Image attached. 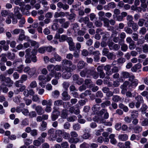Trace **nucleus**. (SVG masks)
<instances>
[{
  "label": "nucleus",
  "instance_id": "55",
  "mask_svg": "<svg viewBox=\"0 0 148 148\" xmlns=\"http://www.w3.org/2000/svg\"><path fill=\"white\" fill-rule=\"evenodd\" d=\"M36 90L38 91V93L40 95H42L45 92V90L42 88H39L38 87L36 88Z\"/></svg>",
  "mask_w": 148,
  "mask_h": 148
},
{
  "label": "nucleus",
  "instance_id": "31",
  "mask_svg": "<svg viewBox=\"0 0 148 148\" xmlns=\"http://www.w3.org/2000/svg\"><path fill=\"white\" fill-rule=\"evenodd\" d=\"M90 70V69H86L84 70L81 71L80 73V76L82 77H84L86 76V75H87L89 74L88 71Z\"/></svg>",
  "mask_w": 148,
  "mask_h": 148
},
{
  "label": "nucleus",
  "instance_id": "51",
  "mask_svg": "<svg viewBox=\"0 0 148 148\" xmlns=\"http://www.w3.org/2000/svg\"><path fill=\"white\" fill-rule=\"evenodd\" d=\"M124 29V31L127 34H131L133 33L132 30L128 27H125Z\"/></svg>",
  "mask_w": 148,
  "mask_h": 148
},
{
  "label": "nucleus",
  "instance_id": "37",
  "mask_svg": "<svg viewBox=\"0 0 148 148\" xmlns=\"http://www.w3.org/2000/svg\"><path fill=\"white\" fill-rule=\"evenodd\" d=\"M82 138L84 139H91V135L89 133L85 132L82 136Z\"/></svg>",
  "mask_w": 148,
  "mask_h": 148
},
{
  "label": "nucleus",
  "instance_id": "39",
  "mask_svg": "<svg viewBox=\"0 0 148 148\" xmlns=\"http://www.w3.org/2000/svg\"><path fill=\"white\" fill-rule=\"evenodd\" d=\"M138 115L137 111L133 110L131 113V117L132 119H136L138 117Z\"/></svg>",
  "mask_w": 148,
  "mask_h": 148
},
{
  "label": "nucleus",
  "instance_id": "62",
  "mask_svg": "<svg viewBox=\"0 0 148 148\" xmlns=\"http://www.w3.org/2000/svg\"><path fill=\"white\" fill-rule=\"evenodd\" d=\"M21 96L19 95H18L13 98V101L16 103H18L20 102Z\"/></svg>",
  "mask_w": 148,
  "mask_h": 148
},
{
  "label": "nucleus",
  "instance_id": "34",
  "mask_svg": "<svg viewBox=\"0 0 148 148\" xmlns=\"http://www.w3.org/2000/svg\"><path fill=\"white\" fill-rule=\"evenodd\" d=\"M21 32L19 35L18 39L22 41L25 38V32L23 30H21Z\"/></svg>",
  "mask_w": 148,
  "mask_h": 148
},
{
  "label": "nucleus",
  "instance_id": "35",
  "mask_svg": "<svg viewBox=\"0 0 148 148\" xmlns=\"http://www.w3.org/2000/svg\"><path fill=\"white\" fill-rule=\"evenodd\" d=\"M85 63L83 61H80L78 63L77 67L79 69L83 68L85 66Z\"/></svg>",
  "mask_w": 148,
  "mask_h": 148
},
{
  "label": "nucleus",
  "instance_id": "52",
  "mask_svg": "<svg viewBox=\"0 0 148 148\" xmlns=\"http://www.w3.org/2000/svg\"><path fill=\"white\" fill-rule=\"evenodd\" d=\"M31 9V6L28 4H26L25 6V9L23 8H21V10L22 12H24L25 10V9L27 10H30Z\"/></svg>",
  "mask_w": 148,
  "mask_h": 148
},
{
  "label": "nucleus",
  "instance_id": "40",
  "mask_svg": "<svg viewBox=\"0 0 148 148\" xmlns=\"http://www.w3.org/2000/svg\"><path fill=\"white\" fill-rule=\"evenodd\" d=\"M6 54L5 53H2L1 55V61L4 62H6L7 60Z\"/></svg>",
  "mask_w": 148,
  "mask_h": 148
},
{
  "label": "nucleus",
  "instance_id": "32",
  "mask_svg": "<svg viewBox=\"0 0 148 148\" xmlns=\"http://www.w3.org/2000/svg\"><path fill=\"white\" fill-rule=\"evenodd\" d=\"M89 21V18L87 17H82L80 18L79 20V21L81 23H83L85 24L87 23V22H88Z\"/></svg>",
  "mask_w": 148,
  "mask_h": 148
},
{
  "label": "nucleus",
  "instance_id": "45",
  "mask_svg": "<svg viewBox=\"0 0 148 148\" xmlns=\"http://www.w3.org/2000/svg\"><path fill=\"white\" fill-rule=\"evenodd\" d=\"M147 108V106L145 104H143V105L141 108V111L142 114H144L146 113Z\"/></svg>",
  "mask_w": 148,
  "mask_h": 148
},
{
  "label": "nucleus",
  "instance_id": "59",
  "mask_svg": "<svg viewBox=\"0 0 148 148\" xmlns=\"http://www.w3.org/2000/svg\"><path fill=\"white\" fill-rule=\"evenodd\" d=\"M32 142V140L30 139H25L24 140L25 144L28 146L31 144Z\"/></svg>",
  "mask_w": 148,
  "mask_h": 148
},
{
  "label": "nucleus",
  "instance_id": "48",
  "mask_svg": "<svg viewBox=\"0 0 148 148\" xmlns=\"http://www.w3.org/2000/svg\"><path fill=\"white\" fill-rule=\"evenodd\" d=\"M59 108L58 107L54 106L53 108V110L52 113H55L58 116H59L60 114V113L59 111Z\"/></svg>",
  "mask_w": 148,
  "mask_h": 148
},
{
  "label": "nucleus",
  "instance_id": "10",
  "mask_svg": "<svg viewBox=\"0 0 148 148\" xmlns=\"http://www.w3.org/2000/svg\"><path fill=\"white\" fill-rule=\"evenodd\" d=\"M54 130L53 128L50 129L48 130V134L49 135V139L51 140H56V135L54 134Z\"/></svg>",
  "mask_w": 148,
  "mask_h": 148
},
{
  "label": "nucleus",
  "instance_id": "63",
  "mask_svg": "<svg viewBox=\"0 0 148 148\" xmlns=\"http://www.w3.org/2000/svg\"><path fill=\"white\" fill-rule=\"evenodd\" d=\"M17 69L16 70V71L19 73H22L23 71V65L22 64L20 65L17 67Z\"/></svg>",
  "mask_w": 148,
  "mask_h": 148
},
{
  "label": "nucleus",
  "instance_id": "17",
  "mask_svg": "<svg viewBox=\"0 0 148 148\" xmlns=\"http://www.w3.org/2000/svg\"><path fill=\"white\" fill-rule=\"evenodd\" d=\"M65 16V13L60 12H56L55 13L54 15V17L55 18H57L59 17L62 18L64 17Z\"/></svg>",
  "mask_w": 148,
  "mask_h": 148
},
{
  "label": "nucleus",
  "instance_id": "53",
  "mask_svg": "<svg viewBox=\"0 0 148 148\" xmlns=\"http://www.w3.org/2000/svg\"><path fill=\"white\" fill-rule=\"evenodd\" d=\"M67 38V36L65 35H62L59 40V41L60 42H63L65 41Z\"/></svg>",
  "mask_w": 148,
  "mask_h": 148
},
{
  "label": "nucleus",
  "instance_id": "2",
  "mask_svg": "<svg viewBox=\"0 0 148 148\" xmlns=\"http://www.w3.org/2000/svg\"><path fill=\"white\" fill-rule=\"evenodd\" d=\"M76 68V66L74 65L72 67H67L65 68V71L63 73L62 77L64 79H68L71 76V72L74 70Z\"/></svg>",
  "mask_w": 148,
  "mask_h": 148
},
{
  "label": "nucleus",
  "instance_id": "49",
  "mask_svg": "<svg viewBox=\"0 0 148 148\" xmlns=\"http://www.w3.org/2000/svg\"><path fill=\"white\" fill-rule=\"evenodd\" d=\"M59 108L58 107L54 106L53 108V110L52 113H55L58 116H59L60 114V113L59 111Z\"/></svg>",
  "mask_w": 148,
  "mask_h": 148
},
{
  "label": "nucleus",
  "instance_id": "30",
  "mask_svg": "<svg viewBox=\"0 0 148 148\" xmlns=\"http://www.w3.org/2000/svg\"><path fill=\"white\" fill-rule=\"evenodd\" d=\"M60 95V92L57 90H55L53 91L51 93L52 96L54 98H57Z\"/></svg>",
  "mask_w": 148,
  "mask_h": 148
},
{
  "label": "nucleus",
  "instance_id": "25",
  "mask_svg": "<svg viewBox=\"0 0 148 148\" xmlns=\"http://www.w3.org/2000/svg\"><path fill=\"white\" fill-rule=\"evenodd\" d=\"M60 19H64L63 22H62V23H60V24H62V27L65 29L67 28L69 26V22L68 21L65 22V19L64 18H60Z\"/></svg>",
  "mask_w": 148,
  "mask_h": 148
},
{
  "label": "nucleus",
  "instance_id": "19",
  "mask_svg": "<svg viewBox=\"0 0 148 148\" xmlns=\"http://www.w3.org/2000/svg\"><path fill=\"white\" fill-rule=\"evenodd\" d=\"M119 43L121 45V50L123 51H126L128 49V46L126 44H123V41L121 40Z\"/></svg>",
  "mask_w": 148,
  "mask_h": 148
},
{
  "label": "nucleus",
  "instance_id": "15",
  "mask_svg": "<svg viewBox=\"0 0 148 148\" xmlns=\"http://www.w3.org/2000/svg\"><path fill=\"white\" fill-rule=\"evenodd\" d=\"M127 25L129 27H131V25L134 22L133 21V18L131 15H128L127 17Z\"/></svg>",
  "mask_w": 148,
  "mask_h": 148
},
{
  "label": "nucleus",
  "instance_id": "13",
  "mask_svg": "<svg viewBox=\"0 0 148 148\" xmlns=\"http://www.w3.org/2000/svg\"><path fill=\"white\" fill-rule=\"evenodd\" d=\"M23 0H10V2L12 3L14 2L16 5H19L20 7L24 5V2L21 1Z\"/></svg>",
  "mask_w": 148,
  "mask_h": 148
},
{
  "label": "nucleus",
  "instance_id": "56",
  "mask_svg": "<svg viewBox=\"0 0 148 148\" xmlns=\"http://www.w3.org/2000/svg\"><path fill=\"white\" fill-rule=\"evenodd\" d=\"M121 98L119 96L114 95L113 96L112 100L114 101L118 102L119 101L121 100Z\"/></svg>",
  "mask_w": 148,
  "mask_h": 148
},
{
  "label": "nucleus",
  "instance_id": "61",
  "mask_svg": "<svg viewBox=\"0 0 148 148\" xmlns=\"http://www.w3.org/2000/svg\"><path fill=\"white\" fill-rule=\"evenodd\" d=\"M27 78V76L25 74H23L22 75L21 77V83H23L24 82L26 81Z\"/></svg>",
  "mask_w": 148,
  "mask_h": 148
},
{
  "label": "nucleus",
  "instance_id": "9",
  "mask_svg": "<svg viewBox=\"0 0 148 148\" xmlns=\"http://www.w3.org/2000/svg\"><path fill=\"white\" fill-rule=\"evenodd\" d=\"M108 46L109 49L111 50H118L120 47L119 45L115 44L113 42L109 43Z\"/></svg>",
  "mask_w": 148,
  "mask_h": 148
},
{
  "label": "nucleus",
  "instance_id": "29",
  "mask_svg": "<svg viewBox=\"0 0 148 148\" xmlns=\"http://www.w3.org/2000/svg\"><path fill=\"white\" fill-rule=\"evenodd\" d=\"M131 75L130 73L127 71H123L121 74V77L124 78H129Z\"/></svg>",
  "mask_w": 148,
  "mask_h": 148
},
{
  "label": "nucleus",
  "instance_id": "58",
  "mask_svg": "<svg viewBox=\"0 0 148 148\" xmlns=\"http://www.w3.org/2000/svg\"><path fill=\"white\" fill-rule=\"evenodd\" d=\"M146 32V29L145 27H143L140 29L139 31V33L140 34L144 35Z\"/></svg>",
  "mask_w": 148,
  "mask_h": 148
},
{
  "label": "nucleus",
  "instance_id": "46",
  "mask_svg": "<svg viewBox=\"0 0 148 148\" xmlns=\"http://www.w3.org/2000/svg\"><path fill=\"white\" fill-rule=\"evenodd\" d=\"M63 131L62 130H56L55 133L56 135V137L58 136H61L63 133Z\"/></svg>",
  "mask_w": 148,
  "mask_h": 148
},
{
  "label": "nucleus",
  "instance_id": "7",
  "mask_svg": "<svg viewBox=\"0 0 148 148\" xmlns=\"http://www.w3.org/2000/svg\"><path fill=\"white\" fill-rule=\"evenodd\" d=\"M95 69L93 68L92 69H90L88 71L89 74L87 75V77H89L91 76L92 75L94 78L96 79L99 77V75L98 73L95 71H94Z\"/></svg>",
  "mask_w": 148,
  "mask_h": 148
},
{
  "label": "nucleus",
  "instance_id": "54",
  "mask_svg": "<svg viewBox=\"0 0 148 148\" xmlns=\"http://www.w3.org/2000/svg\"><path fill=\"white\" fill-rule=\"evenodd\" d=\"M143 126H146L148 125V119L145 118L142 121L141 124Z\"/></svg>",
  "mask_w": 148,
  "mask_h": 148
},
{
  "label": "nucleus",
  "instance_id": "28",
  "mask_svg": "<svg viewBox=\"0 0 148 148\" xmlns=\"http://www.w3.org/2000/svg\"><path fill=\"white\" fill-rule=\"evenodd\" d=\"M47 123L46 122L42 121L41 124L40 126L39 127L40 130L44 131L46 130V128L47 127Z\"/></svg>",
  "mask_w": 148,
  "mask_h": 148
},
{
  "label": "nucleus",
  "instance_id": "27",
  "mask_svg": "<svg viewBox=\"0 0 148 148\" xmlns=\"http://www.w3.org/2000/svg\"><path fill=\"white\" fill-rule=\"evenodd\" d=\"M68 110L63 109L61 112V116L63 119H66L68 115Z\"/></svg>",
  "mask_w": 148,
  "mask_h": 148
},
{
  "label": "nucleus",
  "instance_id": "47",
  "mask_svg": "<svg viewBox=\"0 0 148 148\" xmlns=\"http://www.w3.org/2000/svg\"><path fill=\"white\" fill-rule=\"evenodd\" d=\"M111 104V102L109 101H106L101 104V106L102 108H105L109 106Z\"/></svg>",
  "mask_w": 148,
  "mask_h": 148
},
{
  "label": "nucleus",
  "instance_id": "57",
  "mask_svg": "<svg viewBox=\"0 0 148 148\" xmlns=\"http://www.w3.org/2000/svg\"><path fill=\"white\" fill-rule=\"evenodd\" d=\"M132 29L134 31H136L138 29V27L137 24L135 23H134L131 25Z\"/></svg>",
  "mask_w": 148,
  "mask_h": 148
},
{
  "label": "nucleus",
  "instance_id": "4",
  "mask_svg": "<svg viewBox=\"0 0 148 148\" xmlns=\"http://www.w3.org/2000/svg\"><path fill=\"white\" fill-rule=\"evenodd\" d=\"M129 80L131 82V84H130L129 87L132 86L133 88H134L137 85L138 80L135 79V76L134 75H131L129 78Z\"/></svg>",
  "mask_w": 148,
  "mask_h": 148
},
{
  "label": "nucleus",
  "instance_id": "14",
  "mask_svg": "<svg viewBox=\"0 0 148 148\" xmlns=\"http://www.w3.org/2000/svg\"><path fill=\"white\" fill-rule=\"evenodd\" d=\"M93 120L95 122L99 123H103L105 122V120L103 118H101V116H95L93 118Z\"/></svg>",
  "mask_w": 148,
  "mask_h": 148
},
{
  "label": "nucleus",
  "instance_id": "6",
  "mask_svg": "<svg viewBox=\"0 0 148 148\" xmlns=\"http://www.w3.org/2000/svg\"><path fill=\"white\" fill-rule=\"evenodd\" d=\"M62 65L64 67V69L67 67H72L73 65L72 62L70 60L65 59L62 60Z\"/></svg>",
  "mask_w": 148,
  "mask_h": 148
},
{
  "label": "nucleus",
  "instance_id": "50",
  "mask_svg": "<svg viewBox=\"0 0 148 148\" xmlns=\"http://www.w3.org/2000/svg\"><path fill=\"white\" fill-rule=\"evenodd\" d=\"M62 100H58L54 101V105L55 106H59L62 105Z\"/></svg>",
  "mask_w": 148,
  "mask_h": 148
},
{
  "label": "nucleus",
  "instance_id": "22",
  "mask_svg": "<svg viewBox=\"0 0 148 148\" xmlns=\"http://www.w3.org/2000/svg\"><path fill=\"white\" fill-rule=\"evenodd\" d=\"M115 135L113 134H111L109 136V138H110V142L112 144L115 145L117 143V141L114 137Z\"/></svg>",
  "mask_w": 148,
  "mask_h": 148
},
{
  "label": "nucleus",
  "instance_id": "21",
  "mask_svg": "<svg viewBox=\"0 0 148 148\" xmlns=\"http://www.w3.org/2000/svg\"><path fill=\"white\" fill-rule=\"evenodd\" d=\"M7 86L8 87L11 86L13 84V81L9 77H6L5 81Z\"/></svg>",
  "mask_w": 148,
  "mask_h": 148
},
{
  "label": "nucleus",
  "instance_id": "36",
  "mask_svg": "<svg viewBox=\"0 0 148 148\" xmlns=\"http://www.w3.org/2000/svg\"><path fill=\"white\" fill-rule=\"evenodd\" d=\"M36 69L35 67H32L30 68L29 72L28 73V74L31 76L34 75L36 73Z\"/></svg>",
  "mask_w": 148,
  "mask_h": 148
},
{
  "label": "nucleus",
  "instance_id": "38",
  "mask_svg": "<svg viewBox=\"0 0 148 148\" xmlns=\"http://www.w3.org/2000/svg\"><path fill=\"white\" fill-rule=\"evenodd\" d=\"M100 107L96 105L94 106L92 108V111L93 112L94 114H98V111L100 109Z\"/></svg>",
  "mask_w": 148,
  "mask_h": 148
},
{
  "label": "nucleus",
  "instance_id": "16",
  "mask_svg": "<svg viewBox=\"0 0 148 148\" xmlns=\"http://www.w3.org/2000/svg\"><path fill=\"white\" fill-rule=\"evenodd\" d=\"M104 113L103 117L105 119H107L109 117V114L107 112V110L105 109H102L99 112L100 114L102 115Z\"/></svg>",
  "mask_w": 148,
  "mask_h": 148
},
{
  "label": "nucleus",
  "instance_id": "64",
  "mask_svg": "<svg viewBox=\"0 0 148 148\" xmlns=\"http://www.w3.org/2000/svg\"><path fill=\"white\" fill-rule=\"evenodd\" d=\"M90 145L86 143H84L80 145V148H89Z\"/></svg>",
  "mask_w": 148,
  "mask_h": 148
},
{
  "label": "nucleus",
  "instance_id": "18",
  "mask_svg": "<svg viewBox=\"0 0 148 148\" xmlns=\"http://www.w3.org/2000/svg\"><path fill=\"white\" fill-rule=\"evenodd\" d=\"M73 29L74 31V34L75 36H77V32L79 30V27L77 23L73 24L72 25Z\"/></svg>",
  "mask_w": 148,
  "mask_h": 148
},
{
  "label": "nucleus",
  "instance_id": "33",
  "mask_svg": "<svg viewBox=\"0 0 148 148\" xmlns=\"http://www.w3.org/2000/svg\"><path fill=\"white\" fill-rule=\"evenodd\" d=\"M79 139L78 138H74L71 137L69 139L68 141L70 143H76L79 141Z\"/></svg>",
  "mask_w": 148,
  "mask_h": 148
},
{
  "label": "nucleus",
  "instance_id": "1",
  "mask_svg": "<svg viewBox=\"0 0 148 148\" xmlns=\"http://www.w3.org/2000/svg\"><path fill=\"white\" fill-rule=\"evenodd\" d=\"M54 76L52 73H49L46 76L40 75L38 77V80L39 82L38 84L42 88H44L46 82H49Z\"/></svg>",
  "mask_w": 148,
  "mask_h": 148
},
{
  "label": "nucleus",
  "instance_id": "8",
  "mask_svg": "<svg viewBox=\"0 0 148 148\" xmlns=\"http://www.w3.org/2000/svg\"><path fill=\"white\" fill-rule=\"evenodd\" d=\"M62 58L61 56L55 53L53 54V57L51 58L50 60V62L52 63H54L55 61L60 62Z\"/></svg>",
  "mask_w": 148,
  "mask_h": 148
},
{
  "label": "nucleus",
  "instance_id": "3",
  "mask_svg": "<svg viewBox=\"0 0 148 148\" xmlns=\"http://www.w3.org/2000/svg\"><path fill=\"white\" fill-rule=\"evenodd\" d=\"M64 19H60V18H55L53 20V24L52 25L51 28L54 30L58 29L59 27V25L58 22L62 23L63 22Z\"/></svg>",
  "mask_w": 148,
  "mask_h": 148
},
{
  "label": "nucleus",
  "instance_id": "42",
  "mask_svg": "<svg viewBox=\"0 0 148 148\" xmlns=\"http://www.w3.org/2000/svg\"><path fill=\"white\" fill-rule=\"evenodd\" d=\"M119 107L121 109H123V111L126 112H128L129 110L128 108L122 103H120L119 105Z\"/></svg>",
  "mask_w": 148,
  "mask_h": 148
},
{
  "label": "nucleus",
  "instance_id": "60",
  "mask_svg": "<svg viewBox=\"0 0 148 148\" xmlns=\"http://www.w3.org/2000/svg\"><path fill=\"white\" fill-rule=\"evenodd\" d=\"M37 85L36 82L35 81H33L31 82L30 83L29 86L32 88H36Z\"/></svg>",
  "mask_w": 148,
  "mask_h": 148
},
{
  "label": "nucleus",
  "instance_id": "11",
  "mask_svg": "<svg viewBox=\"0 0 148 148\" xmlns=\"http://www.w3.org/2000/svg\"><path fill=\"white\" fill-rule=\"evenodd\" d=\"M1 14L2 16L5 17L7 16L8 18L12 17L13 16V13L10 12L9 11L6 10H3L1 12Z\"/></svg>",
  "mask_w": 148,
  "mask_h": 148
},
{
  "label": "nucleus",
  "instance_id": "5",
  "mask_svg": "<svg viewBox=\"0 0 148 148\" xmlns=\"http://www.w3.org/2000/svg\"><path fill=\"white\" fill-rule=\"evenodd\" d=\"M72 78L73 81L78 85H81L83 82V79L79 78L78 75H74L72 76Z\"/></svg>",
  "mask_w": 148,
  "mask_h": 148
},
{
  "label": "nucleus",
  "instance_id": "43",
  "mask_svg": "<svg viewBox=\"0 0 148 148\" xmlns=\"http://www.w3.org/2000/svg\"><path fill=\"white\" fill-rule=\"evenodd\" d=\"M0 88L2 90L3 92L4 93L7 92L8 90V88L3 84L1 85Z\"/></svg>",
  "mask_w": 148,
  "mask_h": 148
},
{
  "label": "nucleus",
  "instance_id": "44",
  "mask_svg": "<svg viewBox=\"0 0 148 148\" xmlns=\"http://www.w3.org/2000/svg\"><path fill=\"white\" fill-rule=\"evenodd\" d=\"M6 55L7 56L9 60L13 59L15 57V54L14 53H12L10 52L8 53Z\"/></svg>",
  "mask_w": 148,
  "mask_h": 148
},
{
  "label": "nucleus",
  "instance_id": "12",
  "mask_svg": "<svg viewBox=\"0 0 148 148\" xmlns=\"http://www.w3.org/2000/svg\"><path fill=\"white\" fill-rule=\"evenodd\" d=\"M111 66L110 65H107L104 67V69L106 71V75L109 76L112 75V71L110 70Z\"/></svg>",
  "mask_w": 148,
  "mask_h": 148
},
{
  "label": "nucleus",
  "instance_id": "26",
  "mask_svg": "<svg viewBox=\"0 0 148 148\" xmlns=\"http://www.w3.org/2000/svg\"><path fill=\"white\" fill-rule=\"evenodd\" d=\"M47 69L50 72V73H52L54 75L55 71L53 70L54 69V65L52 64L48 65L47 66Z\"/></svg>",
  "mask_w": 148,
  "mask_h": 148
},
{
  "label": "nucleus",
  "instance_id": "23",
  "mask_svg": "<svg viewBox=\"0 0 148 148\" xmlns=\"http://www.w3.org/2000/svg\"><path fill=\"white\" fill-rule=\"evenodd\" d=\"M118 138L122 141H125L128 139V136L127 134H121L119 135Z\"/></svg>",
  "mask_w": 148,
  "mask_h": 148
},
{
  "label": "nucleus",
  "instance_id": "24",
  "mask_svg": "<svg viewBox=\"0 0 148 148\" xmlns=\"http://www.w3.org/2000/svg\"><path fill=\"white\" fill-rule=\"evenodd\" d=\"M35 110L38 115H41L44 113V111L41 106H37L35 109Z\"/></svg>",
  "mask_w": 148,
  "mask_h": 148
},
{
  "label": "nucleus",
  "instance_id": "20",
  "mask_svg": "<svg viewBox=\"0 0 148 148\" xmlns=\"http://www.w3.org/2000/svg\"><path fill=\"white\" fill-rule=\"evenodd\" d=\"M62 99L63 100L66 101L69 100L70 98V96L69 95L68 93L66 91L64 92L62 94Z\"/></svg>",
  "mask_w": 148,
  "mask_h": 148
},
{
  "label": "nucleus",
  "instance_id": "41",
  "mask_svg": "<svg viewBox=\"0 0 148 148\" xmlns=\"http://www.w3.org/2000/svg\"><path fill=\"white\" fill-rule=\"evenodd\" d=\"M142 130V127L139 126H137L134 128V132L136 133H138L141 132Z\"/></svg>",
  "mask_w": 148,
  "mask_h": 148
}]
</instances>
